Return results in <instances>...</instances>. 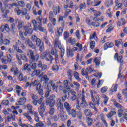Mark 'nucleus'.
<instances>
[{
	"label": "nucleus",
	"mask_w": 127,
	"mask_h": 127,
	"mask_svg": "<svg viewBox=\"0 0 127 127\" xmlns=\"http://www.w3.org/2000/svg\"><path fill=\"white\" fill-rule=\"evenodd\" d=\"M41 59H46L47 61H52L54 58L51 55V54L48 53V51L46 50L44 53H43L40 56Z\"/></svg>",
	"instance_id": "f257e3e1"
},
{
	"label": "nucleus",
	"mask_w": 127,
	"mask_h": 127,
	"mask_svg": "<svg viewBox=\"0 0 127 127\" xmlns=\"http://www.w3.org/2000/svg\"><path fill=\"white\" fill-rule=\"evenodd\" d=\"M16 57L20 65H22V61L21 59H22V60H25V61H27L28 60L27 57H26V56L23 54L16 53Z\"/></svg>",
	"instance_id": "f03ea898"
},
{
	"label": "nucleus",
	"mask_w": 127,
	"mask_h": 127,
	"mask_svg": "<svg viewBox=\"0 0 127 127\" xmlns=\"http://www.w3.org/2000/svg\"><path fill=\"white\" fill-rule=\"evenodd\" d=\"M44 86L47 88L48 86L51 87V89L53 90V91L56 89V86H55V83L53 80H50L48 84L47 83H45Z\"/></svg>",
	"instance_id": "7ed1b4c3"
},
{
	"label": "nucleus",
	"mask_w": 127,
	"mask_h": 127,
	"mask_svg": "<svg viewBox=\"0 0 127 127\" xmlns=\"http://www.w3.org/2000/svg\"><path fill=\"white\" fill-rule=\"evenodd\" d=\"M65 112H64V109H62L60 111V113L58 114V118H61V121H66L68 118L67 115H65Z\"/></svg>",
	"instance_id": "20e7f679"
},
{
	"label": "nucleus",
	"mask_w": 127,
	"mask_h": 127,
	"mask_svg": "<svg viewBox=\"0 0 127 127\" xmlns=\"http://www.w3.org/2000/svg\"><path fill=\"white\" fill-rule=\"evenodd\" d=\"M64 54H65V49L64 48H61V62L62 64H65L66 63V61L64 60Z\"/></svg>",
	"instance_id": "39448f33"
},
{
	"label": "nucleus",
	"mask_w": 127,
	"mask_h": 127,
	"mask_svg": "<svg viewBox=\"0 0 127 127\" xmlns=\"http://www.w3.org/2000/svg\"><path fill=\"white\" fill-rule=\"evenodd\" d=\"M114 59L115 60H117L118 62L119 63H121V65H123L122 63L124 62V61L123 60V58L121 56H119V54L118 53H116L114 55Z\"/></svg>",
	"instance_id": "423d86ee"
},
{
	"label": "nucleus",
	"mask_w": 127,
	"mask_h": 127,
	"mask_svg": "<svg viewBox=\"0 0 127 127\" xmlns=\"http://www.w3.org/2000/svg\"><path fill=\"white\" fill-rule=\"evenodd\" d=\"M7 57L8 58V61L3 58L1 59V62L3 63V64H7V62H11V60H12V58L11 57V55L9 54H7Z\"/></svg>",
	"instance_id": "0eeeda50"
},
{
	"label": "nucleus",
	"mask_w": 127,
	"mask_h": 127,
	"mask_svg": "<svg viewBox=\"0 0 127 127\" xmlns=\"http://www.w3.org/2000/svg\"><path fill=\"white\" fill-rule=\"evenodd\" d=\"M55 104V100L53 99H47L46 100V105H48L49 107H53Z\"/></svg>",
	"instance_id": "6e6552de"
},
{
	"label": "nucleus",
	"mask_w": 127,
	"mask_h": 127,
	"mask_svg": "<svg viewBox=\"0 0 127 127\" xmlns=\"http://www.w3.org/2000/svg\"><path fill=\"white\" fill-rule=\"evenodd\" d=\"M70 87H71V88H75V89L76 91H79L80 90V83L76 81H74L73 82V84L70 83Z\"/></svg>",
	"instance_id": "1a4fd4ad"
},
{
	"label": "nucleus",
	"mask_w": 127,
	"mask_h": 127,
	"mask_svg": "<svg viewBox=\"0 0 127 127\" xmlns=\"http://www.w3.org/2000/svg\"><path fill=\"white\" fill-rule=\"evenodd\" d=\"M38 111L39 113V114L42 118L44 117V114H43V113L45 111V108H44V105L43 104H42L41 106H40V108H38Z\"/></svg>",
	"instance_id": "9d476101"
},
{
	"label": "nucleus",
	"mask_w": 127,
	"mask_h": 127,
	"mask_svg": "<svg viewBox=\"0 0 127 127\" xmlns=\"http://www.w3.org/2000/svg\"><path fill=\"white\" fill-rule=\"evenodd\" d=\"M85 98H80L81 100V102L80 103V107L81 108H83V109H85V108H87L88 107V103H87V101H86V100H85Z\"/></svg>",
	"instance_id": "9b49d317"
},
{
	"label": "nucleus",
	"mask_w": 127,
	"mask_h": 127,
	"mask_svg": "<svg viewBox=\"0 0 127 127\" xmlns=\"http://www.w3.org/2000/svg\"><path fill=\"white\" fill-rule=\"evenodd\" d=\"M23 70L27 73H30L31 72V65L28 63L26 64L24 66Z\"/></svg>",
	"instance_id": "f8f14e48"
},
{
	"label": "nucleus",
	"mask_w": 127,
	"mask_h": 127,
	"mask_svg": "<svg viewBox=\"0 0 127 127\" xmlns=\"http://www.w3.org/2000/svg\"><path fill=\"white\" fill-rule=\"evenodd\" d=\"M57 110H63V104H61V99L58 98L57 101Z\"/></svg>",
	"instance_id": "ddd939ff"
},
{
	"label": "nucleus",
	"mask_w": 127,
	"mask_h": 127,
	"mask_svg": "<svg viewBox=\"0 0 127 127\" xmlns=\"http://www.w3.org/2000/svg\"><path fill=\"white\" fill-rule=\"evenodd\" d=\"M54 45L56 47H59V49H60V51H61V42L58 40V38H56V40L54 41Z\"/></svg>",
	"instance_id": "4468645a"
},
{
	"label": "nucleus",
	"mask_w": 127,
	"mask_h": 127,
	"mask_svg": "<svg viewBox=\"0 0 127 127\" xmlns=\"http://www.w3.org/2000/svg\"><path fill=\"white\" fill-rule=\"evenodd\" d=\"M31 40L33 42H36V45H38L39 44V42L41 41L40 39L37 38V37L34 35H32Z\"/></svg>",
	"instance_id": "2eb2a0df"
},
{
	"label": "nucleus",
	"mask_w": 127,
	"mask_h": 127,
	"mask_svg": "<svg viewBox=\"0 0 127 127\" xmlns=\"http://www.w3.org/2000/svg\"><path fill=\"white\" fill-rule=\"evenodd\" d=\"M30 26H29V28L28 29L26 30L25 33H24V35L25 36H27L28 35L32 34V32H33V30L32 28H30L31 27V25L29 24Z\"/></svg>",
	"instance_id": "dca6fc26"
},
{
	"label": "nucleus",
	"mask_w": 127,
	"mask_h": 127,
	"mask_svg": "<svg viewBox=\"0 0 127 127\" xmlns=\"http://www.w3.org/2000/svg\"><path fill=\"white\" fill-rule=\"evenodd\" d=\"M36 91H38V94H39V95L41 96L43 95V90L42 89H41V84L40 83L37 84L36 87Z\"/></svg>",
	"instance_id": "f3484780"
},
{
	"label": "nucleus",
	"mask_w": 127,
	"mask_h": 127,
	"mask_svg": "<svg viewBox=\"0 0 127 127\" xmlns=\"http://www.w3.org/2000/svg\"><path fill=\"white\" fill-rule=\"evenodd\" d=\"M63 32V29H62V28L60 27L59 29H57L56 30V32H55L56 36L57 37V38L59 37V36H60V35L62 34Z\"/></svg>",
	"instance_id": "a211bd4d"
},
{
	"label": "nucleus",
	"mask_w": 127,
	"mask_h": 127,
	"mask_svg": "<svg viewBox=\"0 0 127 127\" xmlns=\"http://www.w3.org/2000/svg\"><path fill=\"white\" fill-rule=\"evenodd\" d=\"M26 42L28 44V46L30 47V48H32V49H35V46H33V43L32 41L30 40V39L27 38Z\"/></svg>",
	"instance_id": "6ab92c4d"
},
{
	"label": "nucleus",
	"mask_w": 127,
	"mask_h": 127,
	"mask_svg": "<svg viewBox=\"0 0 127 127\" xmlns=\"http://www.w3.org/2000/svg\"><path fill=\"white\" fill-rule=\"evenodd\" d=\"M69 84H70V81H69V80H65L64 81V89L70 90V86H69Z\"/></svg>",
	"instance_id": "aec40b11"
},
{
	"label": "nucleus",
	"mask_w": 127,
	"mask_h": 127,
	"mask_svg": "<svg viewBox=\"0 0 127 127\" xmlns=\"http://www.w3.org/2000/svg\"><path fill=\"white\" fill-rule=\"evenodd\" d=\"M23 116H24L25 118H26L27 120H28L29 122L32 123V118H31V116L29 115V113L27 112L23 113Z\"/></svg>",
	"instance_id": "412c9836"
},
{
	"label": "nucleus",
	"mask_w": 127,
	"mask_h": 127,
	"mask_svg": "<svg viewBox=\"0 0 127 127\" xmlns=\"http://www.w3.org/2000/svg\"><path fill=\"white\" fill-rule=\"evenodd\" d=\"M69 116H72L73 118L77 117V111L75 109H72L71 111L68 112Z\"/></svg>",
	"instance_id": "4be33fe9"
},
{
	"label": "nucleus",
	"mask_w": 127,
	"mask_h": 127,
	"mask_svg": "<svg viewBox=\"0 0 127 127\" xmlns=\"http://www.w3.org/2000/svg\"><path fill=\"white\" fill-rule=\"evenodd\" d=\"M84 114L86 117H92L93 113L90 109H85L84 110Z\"/></svg>",
	"instance_id": "5701e85b"
},
{
	"label": "nucleus",
	"mask_w": 127,
	"mask_h": 127,
	"mask_svg": "<svg viewBox=\"0 0 127 127\" xmlns=\"http://www.w3.org/2000/svg\"><path fill=\"white\" fill-rule=\"evenodd\" d=\"M68 42L71 45H74L76 44V43L77 42V40L74 38H72V37L69 38L68 40Z\"/></svg>",
	"instance_id": "b1692460"
},
{
	"label": "nucleus",
	"mask_w": 127,
	"mask_h": 127,
	"mask_svg": "<svg viewBox=\"0 0 127 127\" xmlns=\"http://www.w3.org/2000/svg\"><path fill=\"white\" fill-rule=\"evenodd\" d=\"M11 73H13L14 72V75H18V68L16 67H13L11 68Z\"/></svg>",
	"instance_id": "393cba45"
},
{
	"label": "nucleus",
	"mask_w": 127,
	"mask_h": 127,
	"mask_svg": "<svg viewBox=\"0 0 127 127\" xmlns=\"http://www.w3.org/2000/svg\"><path fill=\"white\" fill-rule=\"evenodd\" d=\"M26 102V98L23 97L18 100L17 105H23Z\"/></svg>",
	"instance_id": "a878e982"
},
{
	"label": "nucleus",
	"mask_w": 127,
	"mask_h": 127,
	"mask_svg": "<svg viewBox=\"0 0 127 127\" xmlns=\"http://www.w3.org/2000/svg\"><path fill=\"white\" fill-rule=\"evenodd\" d=\"M60 9L61 8L60 6H58V8L56 6L53 7V11L54 13H55V15H56L57 14V10H58V13L60 12Z\"/></svg>",
	"instance_id": "bb28decb"
},
{
	"label": "nucleus",
	"mask_w": 127,
	"mask_h": 127,
	"mask_svg": "<svg viewBox=\"0 0 127 127\" xmlns=\"http://www.w3.org/2000/svg\"><path fill=\"white\" fill-rule=\"evenodd\" d=\"M123 112H127V109H125L124 108L119 109L118 112V116L119 118H121L122 116H123Z\"/></svg>",
	"instance_id": "cd10ccee"
},
{
	"label": "nucleus",
	"mask_w": 127,
	"mask_h": 127,
	"mask_svg": "<svg viewBox=\"0 0 127 127\" xmlns=\"http://www.w3.org/2000/svg\"><path fill=\"white\" fill-rule=\"evenodd\" d=\"M41 73V70H35L33 71L31 74V77H34V76H38L39 74Z\"/></svg>",
	"instance_id": "c85d7f7f"
},
{
	"label": "nucleus",
	"mask_w": 127,
	"mask_h": 127,
	"mask_svg": "<svg viewBox=\"0 0 127 127\" xmlns=\"http://www.w3.org/2000/svg\"><path fill=\"white\" fill-rule=\"evenodd\" d=\"M89 39H94L96 41H98V37H97L96 32H94L93 34L90 35Z\"/></svg>",
	"instance_id": "c756f323"
},
{
	"label": "nucleus",
	"mask_w": 127,
	"mask_h": 127,
	"mask_svg": "<svg viewBox=\"0 0 127 127\" xmlns=\"http://www.w3.org/2000/svg\"><path fill=\"white\" fill-rule=\"evenodd\" d=\"M67 53L69 57H73L74 56V53L73 52V51H71V48L70 47L67 48Z\"/></svg>",
	"instance_id": "7c9ffc66"
},
{
	"label": "nucleus",
	"mask_w": 127,
	"mask_h": 127,
	"mask_svg": "<svg viewBox=\"0 0 127 127\" xmlns=\"http://www.w3.org/2000/svg\"><path fill=\"white\" fill-rule=\"evenodd\" d=\"M64 108L67 112H69L71 111V106L68 102L64 103Z\"/></svg>",
	"instance_id": "2f4dec72"
},
{
	"label": "nucleus",
	"mask_w": 127,
	"mask_h": 127,
	"mask_svg": "<svg viewBox=\"0 0 127 127\" xmlns=\"http://www.w3.org/2000/svg\"><path fill=\"white\" fill-rule=\"evenodd\" d=\"M42 74L39 76V78H40L42 81H45V82H48L49 81V78L47 77V75H44V76H42Z\"/></svg>",
	"instance_id": "473e14b6"
},
{
	"label": "nucleus",
	"mask_w": 127,
	"mask_h": 127,
	"mask_svg": "<svg viewBox=\"0 0 127 127\" xmlns=\"http://www.w3.org/2000/svg\"><path fill=\"white\" fill-rule=\"evenodd\" d=\"M47 91L45 94V98H47L49 96V93L51 91V87L47 86V88H45Z\"/></svg>",
	"instance_id": "72a5a7b5"
},
{
	"label": "nucleus",
	"mask_w": 127,
	"mask_h": 127,
	"mask_svg": "<svg viewBox=\"0 0 127 127\" xmlns=\"http://www.w3.org/2000/svg\"><path fill=\"white\" fill-rule=\"evenodd\" d=\"M94 62L96 64V66H100V63L101 62V59L99 57H96L94 60Z\"/></svg>",
	"instance_id": "f704fd0d"
},
{
	"label": "nucleus",
	"mask_w": 127,
	"mask_h": 127,
	"mask_svg": "<svg viewBox=\"0 0 127 127\" xmlns=\"http://www.w3.org/2000/svg\"><path fill=\"white\" fill-rule=\"evenodd\" d=\"M102 99H104L103 103L104 104H107L108 103V101L109 100V98L107 97V96L105 94H103L101 95Z\"/></svg>",
	"instance_id": "c9c22d12"
},
{
	"label": "nucleus",
	"mask_w": 127,
	"mask_h": 127,
	"mask_svg": "<svg viewBox=\"0 0 127 127\" xmlns=\"http://www.w3.org/2000/svg\"><path fill=\"white\" fill-rule=\"evenodd\" d=\"M34 55V53L33 52V51L31 50H28L27 51V55L29 56L30 59Z\"/></svg>",
	"instance_id": "e433bc0d"
},
{
	"label": "nucleus",
	"mask_w": 127,
	"mask_h": 127,
	"mask_svg": "<svg viewBox=\"0 0 127 127\" xmlns=\"http://www.w3.org/2000/svg\"><path fill=\"white\" fill-rule=\"evenodd\" d=\"M37 46H39L40 47V51H43V49H44V44L43 42H42L41 41L39 42L38 45H36Z\"/></svg>",
	"instance_id": "4c0bfd02"
},
{
	"label": "nucleus",
	"mask_w": 127,
	"mask_h": 127,
	"mask_svg": "<svg viewBox=\"0 0 127 127\" xmlns=\"http://www.w3.org/2000/svg\"><path fill=\"white\" fill-rule=\"evenodd\" d=\"M112 5H113V1L112 0H108L106 3V7H111Z\"/></svg>",
	"instance_id": "58836bf2"
},
{
	"label": "nucleus",
	"mask_w": 127,
	"mask_h": 127,
	"mask_svg": "<svg viewBox=\"0 0 127 127\" xmlns=\"http://www.w3.org/2000/svg\"><path fill=\"white\" fill-rule=\"evenodd\" d=\"M99 117H100L102 121L103 122L104 124L105 125L106 127H108V123H107V122L105 120V116H104V114H100L99 115Z\"/></svg>",
	"instance_id": "ea45409f"
},
{
	"label": "nucleus",
	"mask_w": 127,
	"mask_h": 127,
	"mask_svg": "<svg viewBox=\"0 0 127 127\" xmlns=\"http://www.w3.org/2000/svg\"><path fill=\"white\" fill-rule=\"evenodd\" d=\"M74 78L78 81V82H81L82 81V79L79 77V73L78 72L74 73Z\"/></svg>",
	"instance_id": "a19ab883"
},
{
	"label": "nucleus",
	"mask_w": 127,
	"mask_h": 127,
	"mask_svg": "<svg viewBox=\"0 0 127 127\" xmlns=\"http://www.w3.org/2000/svg\"><path fill=\"white\" fill-rule=\"evenodd\" d=\"M13 48L14 50H16L17 52H18L17 53H19V54H20V53H23V51L19 49V47H15V45H13Z\"/></svg>",
	"instance_id": "79ce46f5"
},
{
	"label": "nucleus",
	"mask_w": 127,
	"mask_h": 127,
	"mask_svg": "<svg viewBox=\"0 0 127 127\" xmlns=\"http://www.w3.org/2000/svg\"><path fill=\"white\" fill-rule=\"evenodd\" d=\"M35 127H46V126L44 125L42 122H39L36 123Z\"/></svg>",
	"instance_id": "37998d69"
},
{
	"label": "nucleus",
	"mask_w": 127,
	"mask_h": 127,
	"mask_svg": "<svg viewBox=\"0 0 127 127\" xmlns=\"http://www.w3.org/2000/svg\"><path fill=\"white\" fill-rule=\"evenodd\" d=\"M113 88L110 90V94L113 95L114 92H117V89H118V84H115V86H113Z\"/></svg>",
	"instance_id": "c03bdc74"
},
{
	"label": "nucleus",
	"mask_w": 127,
	"mask_h": 127,
	"mask_svg": "<svg viewBox=\"0 0 127 127\" xmlns=\"http://www.w3.org/2000/svg\"><path fill=\"white\" fill-rule=\"evenodd\" d=\"M39 55L37 54L36 55H33L32 58H31V59L32 60H33V61H37V60H38V59H39Z\"/></svg>",
	"instance_id": "a18cd8bd"
},
{
	"label": "nucleus",
	"mask_w": 127,
	"mask_h": 127,
	"mask_svg": "<svg viewBox=\"0 0 127 127\" xmlns=\"http://www.w3.org/2000/svg\"><path fill=\"white\" fill-rule=\"evenodd\" d=\"M71 100L72 101H75V100H76V99H77V96H76V92L75 91H73L71 92Z\"/></svg>",
	"instance_id": "49530a36"
},
{
	"label": "nucleus",
	"mask_w": 127,
	"mask_h": 127,
	"mask_svg": "<svg viewBox=\"0 0 127 127\" xmlns=\"http://www.w3.org/2000/svg\"><path fill=\"white\" fill-rule=\"evenodd\" d=\"M43 99H44V97L43 96H41L40 98L37 101L38 104L40 105V106H42V104H43V106H44V103L42 102Z\"/></svg>",
	"instance_id": "de8ad7c7"
},
{
	"label": "nucleus",
	"mask_w": 127,
	"mask_h": 127,
	"mask_svg": "<svg viewBox=\"0 0 127 127\" xmlns=\"http://www.w3.org/2000/svg\"><path fill=\"white\" fill-rule=\"evenodd\" d=\"M116 114L115 111H111L107 115V117L108 119H111L112 117H113V115Z\"/></svg>",
	"instance_id": "09e8293b"
},
{
	"label": "nucleus",
	"mask_w": 127,
	"mask_h": 127,
	"mask_svg": "<svg viewBox=\"0 0 127 127\" xmlns=\"http://www.w3.org/2000/svg\"><path fill=\"white\" fill-rule=\"evenodd\" d=\"M114 106L119 109V110L121 109H124V107L122 106L120 103L116 102H114Z\"/></svg>",
	"instance_id": "8fccbe9b"
},
{
	"label": "nucleus",
	"mask_w": 127,
	"mask_h": 127,
	"mask_svg": "<svg viewBox=\"0 0 127 127\" xmlns=\"http://www.w3.org/2000/svg\"><path fill=\"white\" fill-rule=\"evenodd\" d=\"M86 73L88 72H90V73H92V72H95V70L93 69V65H91L90 67L86 68Z\"/></svg>",
	"instance_id": "3c124183"
},
{
	"label": "nucleus",
	"mask_w": 127,
	"mask_h": 127,
	"mask_svg": "<svg viewBox=\"0 0 127 127\" xmlns=\"http://www.w3.org/2000/svg\"><path fill=\"white\" fill-rule=\"evenodd\" d=\"M125 22L126 21L125 20V19H121L118 23V26H122V25H124Z\"/></svg>",
	"instance_id": "603ef678"
},
{
	"label": "nucleus",
	"mask_w": 127,
	"mask_h": 127,
	"mask_svg": "<svg viewBox=\"0 0 127 127\" xmlns=\"http://www.w3.org/2000/svg\"><path fill=\"white\" fill-rule=\"evenodd\" d=\"M115 46H117V47H119L120 45H121L122 43H123V41H122V40L121 41L116 40L115 41Z\"/></svg>",
	"instance_id": "864d4df0"
},
{
	"label": "nucleus",
	"mask_w": 127,
	"mask_h": 127,
	"mask_svg": "<svg viewBox=\"0 0 127 127\" xmlns=\"http://www.w3.org/2000/svg\"><path fill=\"white\" fill-rule=\"evenodd\" d=\"M48 28L49 29L50 32L52 33V32H53V28L52 27V24L51 23H48Z\"/></svg>",
	"instance_id": "5fc2aeb1"
},
{
	"label": "nucleus",
	"mask_w": 127,
	"mask_h": 127,
	"mask_svg": "<svg viewBox=\"0 0 127 127\" xmlns=\"http://www.w3.org/2000/svg\"><path fill=\"white\" fill-rule=\"evenodd\" d=\"M103 84H104V80H99L98 83L97 85V88H101V87H102V85H103Z\"/></svg>",
	"instance_id": "6e6d98bb"
},
{
	"label": "nucleus",
	"mask_w": 127,
	"mask_h": 127,
	"mask_svg": "<svg viewBox=\"0 0 127 127\" xmlns=\"http://www.w3.org/2000/svg\"><path fill=\"white\" fill-rule=\"evenodd\" d=\"M96 46V42L95 41H91L90 43V48L91 49H94Z\"/></svg>",
	"instance_id": "4d7b16f0"
},
{
	"label": "nucleus",
	"mask_w": 127,
	"mask_h": 127,
	"mask_svg": "<svg viewBox=\"0 0 127 127\" xmlns=\"http://www.w3.org/2000/svg\"><path fill=\"white\" fill-rule=\"evenodd\" d=\"M38 29L39 30V31H41V32H45L46 31V29L45 28L41 26H39L38 27Z\"/></svg>",
	"instance_id": "13d9d810"
},
{
	"label": "nucleus",
	"mask_w": 127,
	"mask_h": 127,
	"mask_svg": "<svg viewBox=\"0 0 127 127\" xmlns=\"http://www.w3.org/2000/svg\"><path fill=\"white\" fill-rule=\"evenodd\" d=\"M86 3L84 2L83 3H81L79 5V9H80V10H82V9H84V8H86Z\"/></svg>",
	"instance_id": "bf43d9fd"
},
{
	"label": "nucleus",
	"mask_w": 127,
	"mask_h": 127,
	"mask_svg": "<svg viewBox=\"0 0 127 127\" xmlns=\"http://www.w3.org/2000/svg\"><path fill=\"white\" fill-rule=\"evenodd\" d=\"M16 93H17L18 95H19V94H20V92H21V87H20L18 85H16Z\"/></svg>",
	"instance_id": "052dcab7"
},
{
	"label": "nucleus",
	"mask_w": 127,
	"mask_h": 127,
	"mask_svg": "<svg viewBox=\"0 0 127 127\" xmlns=\"http://www.w3.org/2000/svg\"><path fill=\"white\" fill-rule=\"evenodd\" d=\"M89 106H90V107H91V108L95 110V112H96V113L98 112V110H97V108H96V106H95L94 104H93L92 102H90L89 103Z\"/></svg>",
	"instance_id": "680f3d73"
},
{
	"label": "nucleus",
	"mask_w": 127,
	"mask_h": 127,
	"mask_svg": "<svg viewBox=\"0 0 127 127\" xmlns=\"http://www.w3.org/2000/svg\"><path fill=\"white\" fill-rule=\"evenodd\" d=\"M107 91H108V87L107 86L103 87L101 89V92L102 93V94L106 93Z\"/></svg>",
	"instance_id": "e2e57ef3"
},
{
	"label": "nucleus",
	"mask_w": 127,
	"mask_h": 127,
	"mask_svg": "<svg viewBox=\"0 0 127 127\" xmlns=\"http://www.w3.org/2000/svg\"><path fill=\"white\" fill-rule=\"evenodd\" d=\"M3 43L4 45H8L10 43V41L7 39H5L3 40Z\"/></svg>",
	"instance_id": "0e129e2a"
},
{
	"label": "nucleus",
	"mask_w": 127,
	"mask_h": 127,
	"mask_svg": "<svg viewBox=\"0 0 127 127\" xmlns=\"http://www.w3.org/2000/svg\"><path fill=\"white\" fill-rule=\"evenodd\" d=\"M14 12L17 14V15H20L21 14V10L18 8H15Z\"/></svg>",
	"instance_id": "69168bd1"
},
{
	"label": "nucleus",
	"mask_w": 127,
	"mask_h": 127,
	"mask_svg": "<svg viewBox=\"0 0 127 127\" xmlns=\"http://www.w3.org/2000/svg\"><path fill=\"white\" fill-rule=\"evenodd\" d=\"M93 123V119L88 118H87V124L88 126H92V124Z\"/></svg>",
	"instance_id": "338daca9"
},
{
	"label": "nucleus",
	"mask_w": 127,
	"mask_h": 127,
	"mask_svg": "<svg viewBox=\"0 0 127 127\" xmlns=\"http://www.w3.org/2000/svg\"><path fill=\"white\" fill-rule=\"evenodd\" d=\"M19 6H20V7H24V6H25V3L23 1H19Z\"/></svg>",
	"instance_id": "774afa93"
}]
</instances>
